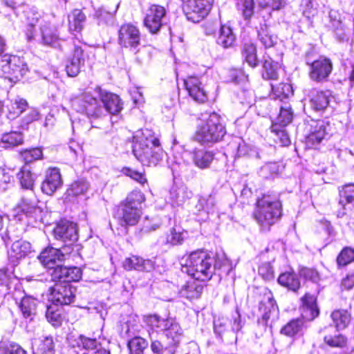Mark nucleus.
<instances>
[{
  "label": "nucleus",
  "instance_id": "nucleus-1",
  "mask_svg": "<svg viewBox=\"0 0 354 354\" xmlns=\"http://www.w3.org/2000/svg\"><path fill=\"white\" fill-rule=\"evenodd\" d=\"M133 153L143 165L147 166L157 165L163 156L158 138L149 129H140L135 133Z\"/></svg>",
  "mask_w": 354,
  "mask_h": 354
},
{
  "label": "nucleus",
  "instance_id": "nucleus-2",
  "mask_svg": "<svg viewBox=\"0 0 354 354\" xmlns=\"http://www.w3.org/2000/svg\"><path fill=\"white\" fill-rule=\"evenodd\" d=\"M227 263L223 256L214 259L203 251H195L187 257L183 269L196 280L204 281L212 277L216 269H221Z\"/></svg>",
  "mask_w": 354,
  "mask_h": 354
},
{
  "label": "nucleus",
  "instance_id": "nucleus-3",
  "mask_svg": "<svg viewBox=\"0 0 354 354\" xmlns=\"http://www.w3.org/2000/svg\"><path fill=\"white\" fill-rule=\"evenodd\" d=\"M281 216V203L277 194H264L258 199L254 218L263 229H269Z\"/></svg>",
  "mask_w": 354,
  "mask_h": 354
},
{
  "label": "nucleus",
  "instance_id": "nucleus-4",
  "mask_svg": "<svg viewBox=\"0 0 354 354\" xmlns=\"http://www.w3.org/2000/svg\"><path fill=\"white\" fill-rule=\"evenodd\" d=\"M145 201L143 194L140 191H133L118 207L116 218L122 227L136 225L142 214L141 204Z\"/></svg>",
  "mask_w": 354,
  "mask_h": 354
},
{
  "label": "nucleus",
  "instance_id": "nucleus-5",
  "mask_svg": "<svg viewBox=\"0 0 354 354\" xmlns=\"http://www.w3.org/2000/svg\"><path fill=\"white\" fill-rule=\"evenodd\" d=\"M226 133L220 116L211 113L208 118L198 125L195 133V140L202 145L213 144L221 141Z\"/></svg>",
  "mask_w": 354,
  "mask_h": 354
},
{
  "label": "nucleus",
  "instance_id": "nucleus-6",
  "mask_svg": "<svg viewBox=\"0 0 354 354\" xmlns=\"http://www.w3.org/2000/svg\"><path fill=\"white\" fill-rule=\"evenodd\" d=\"M73 107L83 113L90 120L100 119L106 115L101 100H98L90 93H84L72 100Z\"/></svg>",
  "mask_w": 354,
  "mask_h": 354
},
{
  "label": "nucleus",
  "instance_id": "nucleus-7",
  "mask_svg": "<svg viewBox=\"0 0 354 354\" xmlns=\"http://www.w3.org/2000/svg\"><path fill=\"white\" fill-rule=\"evenodd\" d=\"M28 68L24 59L16 56L4 55L0 59V77L12 82L20 80Z\"/></svg>",
  "mask_w": 354,
  "mask_h": 354
},
{
  "label": "nucleus",
  "instance_id": "nucleus-8",
  "mask_svg": "<svg viewBox=\"0 0 354 354\" xmlns=\"http://www.w3.org/2000/svg\"><path fill=\"white\" fill-rule=\"evenodd\" d=\"M243 325L244 322L241 320L240 313L236 309L230 319L222 317L215 320L214 328L215 333L221 338L236 342L237 334L241 330Z\"/></svg>",
  "mask_w": 354,
  "mask_h": 354
},
{
  "label": "nucleus",
  "instance_id": "nucleus-9",
  "mask_svg": "<svg viewBox=\"0 0 354 354\" xmlns=\"http://www.w3.org/2000/svg\"><path fill=\"white\" fill-rule=\"evenodd\" d=\"M214 0H182V8L188 20L199 22L209 12Z\"/></svg>",
  "mask_w": 354,
  "mask_h": 354
},
{
  "label": "nucleus",
  "instance_id": "nucleus-10",
  "mask_svg": "<svg viewBox=\"0 0 354 354\" xmlns=\"http://www.w3.org/2000/svg\"><path fill=\"white\" fill-rule=\"evenodd\" d=\"M259 310L262 315L258 320V326L262 327L263 330L268 326L272 327V323L279 318V308L270 290H267L265 292Z\"/></svg>",
  "mask_w": 354,
  "mask_h": 354
},
{
  "label": "nucleus",
  "instance_id": "nucleus-11",
  "mask_svg": "<svg viewBox=\"0 0 354 354\" xmlns=\"http://www.w3.org/2000/svg\"><path fill=\"white\" fill-rule=\"evenodd\" d=\"M306 64L310 66V79L316 82L326 81L333 70V64L330 59L323 56L313 62H310L307 58Z\"/></svg>",
  "mask_w": 354,
  "mask_h": 354
},
{
  "label": "nucleus",
  "instance_id": "nucleus-12",
  "mask_svg": "<svg viewBox=\"0 0 354 354\" xmlns=\"http://www.w3.org/2000/svg\"><path fill=\"white\" fill-rule=\"evenodd\" d=\"M166 13L165 8L157 4L151 5L147 10L144 24L151 33H157L160 30Z\"/></svg>",
  "mask_w": 354,
  "mask_h": 354
},
{
  "label": "nucleus",
  "instance_id": "nucleus-13",
  "mask_svg": "<svg viewBox=\"0 0 354 354\" xmlns=\"http://www.w3.org/2000/svg\"><path fill=\"white\" fill-rule=\"evenodd\" d=\"M49 271L52 281L55 283H71L82 278V270L77 267H66L58 264Z\"/></svg>",
  "mask_w": 354,
  "mask_h": 354
},
{
  "label": "nucleus",
  "instance_id": "nucleus-14",
  "mask_svg": "<svg viewBox=\"0 0 354 354\" xmlns=\"http://www.w3.org/2000/svg\"><path fill=\"white\" fill-rule=\"evenodd\" d=\"M75 291L71 283H55L50 288V299L55 305H68L74 301Z\"/></svg>",
  "mask_w": 354,
  "mask_h": 354
},
{
  "label": "nucleus",
  "instance_id": "nucleus-15",
  "mask_svg": "<svg viewBox=\"0 0 354 354\" xmlns=\"http://www.w3.org/2000/svg\"><path fill=\"white\" fill-rule=\"evenodd\" d=\"M140 41L139 29L131 24L122 25L118 31V43L124 48H136Z\"/></svg>",
  "mask_w": 354,
  "mask_h": 354
},
{
  "label": "nucleus",
  "instance_id": "nucleus-16",
  "mask_svg": "<svg viewBox=\"0 0 354 354\" xmlns=\"http://www.w3.org/2000/svg\"><path fill=\"white\" fill-rule=\"evenodd\" d=\"M86 56L81 46L74 45L66 59V71L68 76L76 77L84 66Z\"/></svg>",
  "mask_w": 354,
  "mask_h": 354
},
{
  "label": "nucleus",
  "instance_id": "nucleus-17",
  "mask_svg": "<svg viewBox=\"0 0 354 354\" xmlns=\"http://www.w3.org/2000/svg\"><path fill=\"white\" fill-rule=\"evenodd\" d=\"M54 234L57 240L69 244L74 243L78 239L77 225L69 221H61L54 229Z\"/></svg>",
  "mask_w": 354,
  "mask_h": 354
},
{
  "label": "nucleus",
  "instance_id": "nucleus-18",
  "mask_svg": "<svg viewBox=\"0 0 354 354\" xmlns=\"http://www.w3.org/2000/svg\"><path fill=\"white\" fill-rule=\"evenodd\" d=\"M95 91L99 94L106 113L116 115L121 111L122 103L118 95L103 90L100 86H97Z\"/></svg>",
  "mask_w": 354,
  "mask_h": 354
},
{
  "label": "nucleus",
  "instance_id": "nucleus-19",
  "mask_svg": "<svg viewBox=\"0 0 354 354\" xmlns=\"http://www.w3.org/2000/svg\"><path fill=\"white\" fill-rule=\"evenodd\" d=\"M63 184L59 169L54 167L49 168L45 175V178L41 183V191L47 194H53Z\"/></svg>",
  "mask_w": 354,
  "mask_h": 354
},
{
  "label": "nucleus",
  "instance_id": "nucleus-20",
  "mask_svg": "<svg viewBox=\"0 0 354 354\" xmlns=\"http://www.w3.org/2000/svg\"><path fill=\"white\" fill-rule=\"evenodd\" d=\"M38 258L40 262L50 270L58 265L57 263L64 260V254L59 249L48 247L40 253Z\"/></svg>",
  "mask_w": 354,
  "mask_h": 354
},
{
  "label": "nucleus",
  "instance_id": "nucleus-21",
  "mask_svg": "<svg viewBox=\"0 0 354 354\" xmlns=\"http://www.w3.org/2000/svg\"><path fill=\"white\" fill-rule=\"evenodd\" d=\"M42 44L55 48H60L63 40L60 38L57 30L48 23L41 27Z\"/></svg>",
  "mask_w": 354,
  "mask_h": 354
},
{
  "label": "nucleus",
  "instance_id": "nucleus-22",
  "mask_svg": "<svg viewBox=\"0 0 354 354\" xmlns=\"http://www.w3.org/2000/svg\"><path fill=\"white\" fill-rule=\"evenodd\" d=\"M32 251L31 244L24 240L15 241L8 251L9 260L14 264L25 258Z\"/></svg>",
  "mask_w": 354,
  "mask_h": 354
},
{
  "label": "nucleus",
  "instance_id": "nucleus-23",
  "mask_svg": "<svg viewBox=\"0 0 354 354\" xmlns=\"http://www.w3.org/2000/svg\"><path fill=\"white\" fill-rule=\"evenodd\" d=\"M17 304L22 317L29 322L33 321L37 315V300L32 296L25 295Z\"/></svg>",
  "mask_w": 354,
  "mask_h": 354
},
{
  "label": "nucleus",
  "instance_id": "nucleus-24",
  "mask_svg": "<svg viewBox=\"0 0 354 354\" xmlns=\"http://www.w3.org/2000/svg\"><path fill=\"white\" fill-rule=\"evenodd\" d=\"M301 316L303 319L311 321L319 314V308L316 303V297L314 295L306 293L301 298Z\"/></svg>",
  "mask_w": 354,
  "mask_h": 354
},
{
  "label": "nucleus",
  "instance_id": "nucleus-25",
  "mask_svg": "<svg viewBox=\"0 0 354 354\" xmlns=\"http://www.w3.org/2000/svg\"><path fill=\"white\" fill-rule=\"evenodd\" d=\"M185 85L189 95L195 101L203 102L207 100L205 91L201 86V82L198 77H188L185 80Z\"/></svg>",
  "mask_w": 354,
  "mask_h": 354
},
{
  "label": "nucleus",
  "instance_id": "nucleus-26",
  "mask_svg": "<svg viewBox=\"0 0 354 354\" xmlns=\"http://www.w3.org/2000/svg\"><path fill=\"white\" fill-rule=\"evenodd\" d=\"M123 267L127 270H136L150 272L153 270L154 263L149 259L144 260L140 257L132 255L125 259L123 262Z\"/></svg>",
  "mask_w": 354,
  "mask_h": 354
},
{
  "label": "nucleus",
  "instance_id": "nucleus-27",
  "mask_svg": "<svg viewBox=\"0 0 354 354\" xmlns=\"http://www.w3.org/2000/svg\"><path fill=\"white\" fill-rule=\"evenodd\" d=\"M333 96L330 91H316L310 99V106L316 111H322L330 104Z\"/></svg>",
  "mask_w": 354,
  "mask_h": 354
},
{
  "label": "nucleus",
  "instance_id": "nucleus-28",
  "mask_svg": "<svg viewBox=\"0 0 354 354\" xmlns=\"http://www.w3.org/2000/svg\"><path fill=\"white\" fill-rule=\"evenodd\" d=\"M327 126L323 121H318L312 126L311 132L306 137V142L311 147L319 145L327 134Z\"/></svg>",
  "mask_w": 354,
  "mask_h": 354
},
{
  "label": "nucleus",
  "instance_id": "nucleus-29",
  "mask_svg": "<svg viewBox=\"0 0 354 354\" xmlns=\"http://www.w3.org/2000/svg\"><path fill=\"white\" fill-rule=\"evenodd\" d=\"M214 158L212 151L197 149L193 152L192 160L195 166L204 169L209 167Z\"/></svg>",
  "mask_w": 354,
  "mask_h": 354
},
{
  "label": "nucleus",
  "instance_id": "nucleus-30",
  "mask_svg": "<svg viewBox=\"0 0 354 354\" xmlns=\"http://www.w3.org/2000/svg\"><path fill=\"white\" fill-rule=\"evenodd\" d=\"M258 39L266 49L274 48L277 43V37L273 35L266 24H261L257 30Z\"/></svg>",
  "mask_w": 354,
  "mask_h": 354
},
{
  "label": "nucleus",
  "instance_id": "nucleus-31",
  "mask_svg": "<svg viewBox=\"0 0 354 354\" xmlns=\"http://www.w3.org/2000/svg\"><path fill=\"white\" fill-rule=\"evenodd\" d=\"M236 41V35L232 29L226 25H221L216 43L224 48L232 47Z\"/></svg>",
  "mask_w": 354,
  "mask_h": 354
},
{
  "label": "nucleus",
  "instance_id": "nucleus-32",
  "mask_svg": "<svg viewBox=\"0 0 354 354\" xmlns=\"http://www.w3.org/2000/svg\"><path fill=\"white\" fill-rule=\"evenodd\" d=\"M277 281L281 286L293 292L297 291L301 286L299 277L293 272L281 273L279 276Z\"/></svg>",
  "mask_w": 354,
  "mask_h": 354
},
{
  "label": "nucleus",
  "instance_id": "nucleus-33",
  "mask_svg": "<svg viewBox=\"0 0 354 354\" xmlns=\"http://www.w3.org/2000/svg\"><path fill=\"white\" fill-rule=\"evenodd\" d=\"M17 177L21 188L32 192L34 190L35 177L28 165L21 168L20 171L17 173Z\"/></svg>",
  "mask_w": 354,
  "mask_h": 354
},
{
  "label": "nucleus",
  "instance_id": "nucleus-34",
  "mask_svg": "<svg viewBox=\"0 0 354 354\" xmlns=\"http://www.w3.org/2000/svg\"><path fill=\"white\" fill-rule=\"evenodd\" d=\"M169 196L173 205L180 206L192 196V192L184 186L172 187Z\"/></svg>",
  "mask_w": 354,
  "mask_h": 354
},
{
  "label": "nucleus",
  "instance_id": "nucleus-35",
  "mask_svg": "<svg viewBox=\"0 0 354 354\" xmlns=\"http://www.w3.org/2000/svg\"><path fill=\"white\" fill-rule=\"evenodd\" d=\"M171 318H162L158 315H148L144 317L145 323L153 330L165 331Z\"/></svg>",
  "mask_w": 354,
  "mask_h": 354
},
{
  "label": "nucleus",
  "instance_id": "nucleus-36",
  "mask_svg": "<svg viewBox=\"0 0 354 354\" xmlns=\"http://www.w3.org/2000/svg\"><path fill=\"white\" fill-rule=\"evenodd\" d=\"M339 203L345 209L354 206V185H346L339 191Z\"/></svg>",
  "mask_w": 354,
  "mask_h": 354
},
{
  "label": "nucleus",
  "instance_id": "nucleus-37",
  "mask_svg": "<svg viewBox=\"0 0 354 354\" xmlns=\"http://www.w3.org/2000/svg\"><path fill=\"white\" fill-rule=\"evenodd\" d=\"M86 15L80 9H75L69 16V28L71 30L80 32L86 22Z\"/></svg>",
  "mask_w": 354,
  "mask_h": 354
},
{
  "label": "nucleus",
  "instance_id": "nucleus-38",
  "mask_svg": "<svg viewBox=\"0 0 354 354\" xmlns=\"http://www.w3.org/2000/svg\"><path fill=\"white\" fill-rule=\"evenodd\" d=\"M278 63L274 62L272 59L268 56L264 59L263 64L262 77L266 80H276L278 79Z\"/></svg>",
  "mask_w": 354,
  "mask_h": 354
},
{
  "label": "nucleus",
  "instance_id": "nucleus-39",
  "mask_svg": "<svg viewBox=\"0 0 354 354\" xmlns=\"http://www.w3.org/2000/svg\"><path fill=\"white\" fill-rule=\"evenodd\" d=\"M330 317L335 326L338 330L344 329L348 326L351 322V315L345 310H334L331 313Z\"/></svg>",
  "mask_w": 354,
  "mask_h": 354
},
{
  "label": "nucleus",
  "instance_id": "nucleus-40",
  "mask_svg": "<svg viewBox=\"0 0 354 354\" xmlns=\"http://www.w3.org/2000/svg\"><path fill=\"white\" fill-rule=\"evenodd\" d=\"M90 187L88 182L84 179L80 178L74 181L66 191L68 196H77L84 195Z\"/></svg>",
  "mask_w": 354,
  "mask_h": 354
},
{
  "label": "nucleus",
  "instance_id": "nucleus-41",
  "mask_svg": "<svg viewBox=\"0 0 354 354\" xmlns=\"http://www.w3.org/2000/svg\"><path fill=\"white\" fill-rule=\"evenodd\" d=\"M284 127L279 126L278 124H273L271 127L274 142L283 147L288 146L290 143L289 136Z\"/></svg>",
  "mask_w": 354,
  "mask_h": 354
},
{
  "label": "nucleus",
  "instance_id": "nucleus-42",
  "mask_svg": "<svg viewBox=\"0 0 354 354\" xmlns=\"http://www.w3.org/2000/svg\"><path fill=\"white\" fill-rule=\"evenodd\" d=\"M24 141L23 135L18 131H11L4 133L1 138L2 147H12L22 144Z\"/></svg>",
  "mask_w": 354,
  "mask_h": 354
},
{
  "label": "nucleus",
  "instance_id": "nucleus-43",
  "mask_svg": "<svg viewBox=\"0 0 354 354\" xmlns=\"http://www.w3.org/2000/svg\"><path fill=\"white\" fill-rule=\"evenodd\" d=\"M164 333L168 339H171V344L176 346L179 343L182 330L179 324L171 319L167 328L165 330Z\"/></svg>",
  "mask_w": 354,
  "mask_h": 354
},
{
  "label": "nucleus",
  "instance_id": "nucleus-44",
  "mask_svg": "<svg viewBox=\"0 0 354 354\" xmlns=\"http://www.w3.org/2000/svg\"><path fill=\"white\" fill-rule=\"evenodd\" d=\"M242 55L245 61L252 67L258 64L257 48L252 43H245L242 50Z\"/></svg>",
  "mask_w": 354,
  "mask_h": 354
},
{
  "label": "nucleus",
  "instance_id": "nucleus-45",
  "mask_svg": "<svg viewBox=\"0 0 354 354\" xmlns=\"http://www.w3.org/2000/svg\"><path fill=\"white\" fill-rule=\"evenodd\" d=\"M203 287L197 284L196 282L188 283L180 291L183 297H185L189 300L200 297Z\"/></svg>",
  "mask_w": 354,
  "mask_h": 354
},
{
  "label": "nucleus",
  "instance_id": "nucleus-46",
  "mask_svg": "<svg viewBox=\"0 0 354 354\" xmlns=\"http://www.w3.org/2000/svg\"><path fill=\"white\" fill-rule=\"evenodd\" d=\"M147 346V342L140 337H135L128 342L130 354H143Z\"/></svg>",
  "mask_w": 354,
  "mask_h": 354
},
{
  "label": "nucleus",
  "instance_id": "nucleus-47",
  "mask_svg": "<svg viewBox=\"0 0 354 354\" xmlns=\"http://www.w3.org/2000/svg\"><path fill=\"white\" fill-rule=\"evenodd\" d=\"M292 118L293 112L292 108L289 105L285 104L281 106L280 113L274 124H278L281 127H286L292 122Z\"/></svg>",
  "mask_w": 354,
  "mask_h": 354
},
{
  "label": "nucleus",
  "instance_id": "nucleus-48",
  "mask_svg": "<svg viewBox=\"0 0 354 354\" xmlns=\"http://www.w3.org/2000/svg\"><path fill=\"white\" fill-rule=\"evenodd\" d=\"M27 106L28 103L26 100L22 98L16 99L9 108L8 117L10 118L18 117L26 110Z\"/></svg>",
  "mask_w": 354,
  "mask_h": 354
},
{
  "label": "nucleus",
  "instance_id": "nucleus-49",
  "mask_svg": "<svg viewBox=\"0 0 354 354\" xmlns=\"http://www.w3.org/2000/svg\"><path fill=\"white\" fill-rule=\"evenodd\" d=\"M303 323L299 319H293L286 324L281 329V333L286 336L292 337L301 329Z\"/></svg>",
  "mask_w": 354,
  "mask_h": 354
},
{
  "label": "nucleus",
  "instance_id": "nucleus-50",
  "mask_svg": "<svg viewBox=\"0 0 354 354\" xmlns=\"http://www.w3.org/2000/svg\"><path fill=\"white\" fill-rule=\"evenodd\" d=\"M271 87L277 97L281 100L288 97L290 95H292V87L288 84L281 83L277 86L272 84Z\"/></svg>",
  "mask_w": 354,
  "mask_h": 354
},
{
  "label": "nucleus",
  "instance_id": "nucleus-51",
  "mask_svg": "<svg viewBox=\"0 0 354 354\" xmlns=\"http://www.w3.org/2000/svg\"><path fill=\"white\" fill-rule=\"evenodd\" d=\"M0 354H27V353L17 344L1 342Z\"/></svg>",
  "mask_w": 354,
  "mask_h": 354
},
{
  "label": "nucleus",
  "instance_id": "nucleus-52",
  "mask_svg": "<svg viewBox=\"0 0 354 354\" xmlns=\"http://www.w3.org/2000/svg\"><path fill=\"white\" fill-rule=\"evenodd\" d=\"M24 161L28 164L42 158V151L40 148L26 149L21 152Z\"/></svg>",
  "mask_w": 354,
  "mask_h": 354
},
{
  "label": "nucleus",
  "instance_id": "nucleus-53",
  "mask_svg": "<svg viewBox=\"0 0 354 354\" xmlns=\"http://www.w3.org/2000/svg\"><path fill=\"white\" fill-rule=\"evenodd\" d=\"M46 317L48 322L54 326H59L62 324V316L59 311L55 306H48Z\"/></svg>",
  "mask_w": 354,
  "mask_h": 354
},
{
  "label": "nucleus",
  "instance_id": "nucleus-54",
  "mask_svg": "<svg viewBox=\"0 0 354 354\" xmlns=\"http://www.w3.org/2000/svg\"><path fill=\"white\" fill-rule=\"evenodd\" d=\"M354 261V249L345 248L342 250L337 258V262L339 266H346Z\"/></svg>",
  "mask_w": 354,
  "mask_h": 354
},
{
  "label": "nucleus",
  "instance_id": "nucleus-55",
  "mask_svg": "<svg viewBox=\"0 0 354 354\" xmlns=\"http://www.w3.org/2000/svg\"><path fill=\"white\" fill-rule=\"evenodd\" d=\"M12 273L7 270H0V292L6 294L10 289V283L12 279Z\"/></svg>",
  "mask_w": 354,
  "mask_h": 354
},
{
  "label": "nucleus",
  "instance_id": "nucleus-56",
  "mask_svg": "<svg viewBox=\"0 0 354 354\" xmlns=\"http://www.w3.org/2000/svg\"><path fill=\"white\" fill-rule=\"evenodd\" d=\"M279 171V166L276 162H269L261 167L259 171L260 175L268 178L274 174H277Z\"/></svg>",
  "mask_w": 354,
  "mask_h": 354
},
{
  "label": "nucleus",
  "instance_id": "nucleus-57",
  "mask_svg": "<svg viewBox=\"0 0 354 354\" xmlns=\"http://www.w3.org/2000/svg\"><path fill=\"white\" fill-rule=\"evenodd\" d=\"M95 17L99 26H106L113 22V15L102 9L96 10Z\"/></svg>",
  "mask_w": 354,
  "mask_h": 354
},
{
  "label": "nucleus",
  "instance_id": "nucleus-58",
  "mask_svg": "<svg viewBox=\"0 0 354 354\" xmlns=\"http://www.w3.org/2000/svg\"><path fill=\"white\" fill-rule=\"evenodd\" d=\"M300 276L306 280L313 283H317L320 280L319 272L313 268H302L299 271Z\"/></svg>",
  "mask_w": 354,
  "mask_h": 354
},
{
  "label": "nucleus",
  "instance_id": "nucleus-59",
  "mask_svg": "<svg viewBox=\"0 0 354 354\" xmlns=\"http://www.w3.org/2000/svg\"><path fill=\"white\" fill-rule=\"evenodd\" d=\"M80 341L83 348L86 350H96L95 352H97V350L102 348L101 347V344L95 339H91L83 335H80Z\"/></svg>",
  "mask_w": 354,
  "mask_h": 354
},
{
  "label": "nucleus",
  "instance_id": "nucleus-60",
  "mask_svg": "<svg viewBox=\"0 0 354 354\" xmlns=\"http://www.w3.org/2000/svg\"><path fill=\"white\" fill-rule=\"evenodd\" d=\"M329 17V27L337 28L340 27L341 25L344 24L343 21L344 17L336 10H330L328 13Z\"/></svg>",
  "mask_w": 354,
  "mask_h": 354
},
{
  "label": "nucleus",
  "instance_id": "nucleus-61",
  "mask_svg": "<svg viewBox=\"0 0 354 354\" xmlns=\"http://www.w3.org/2000/svg\"><path fill=\"white\" fill-rule=\"evenodd\" d=\"M41 354H55L54 342L52 337H46L39 347Z\"/></svg>",
  "mask_w": 354,
  "mask_h": 354
},
{
  "label": "nucleus",
  "instance_id": "nucleus-62",
  "mask_svg": "<svg viewBox=\"0 0 354 354\" xmlns=\"http://www.w3.org/2000/svg\"><path fill=\"white\" fill-rule=\"evenodd\" d=\"M24 12L28 24L31 26H35L41 17L35 8H27Z\"/></svg>",
  "mask_w": 354,
  "mask_h": 354
},
{
  "label": "nucleus",
  "instance_id": "nucleus-63",
  "mask_svg": "<svg viewBox=\"0 0 354 354\" xmlns=\"http://www.w3.org/2000/svg\"><path fill=\"white\" fill-rule=\"evenodd\" d=\"M259 274L266 281H270L274 279V270L270 263H263L259 267Z\"/></svg>",
  "mask_w": 354,
  "mask_h": 354
},
{
  "label": "nucleus",
  "instance_id": "nucleus-64",
  "mask_svg": "<svg viewBox=\"0 0 354 354\" xmlns=\"http://www.w3.org/2000/svg\"><path fill=\"white\" fill-rule=\"evenodd\" d=\"M301 8L303 15L310 19L317 14V8L311 0H302Z\"/></svg>",
  "mask_w": 354,
  "mask_h": 354
}]
</instances>
